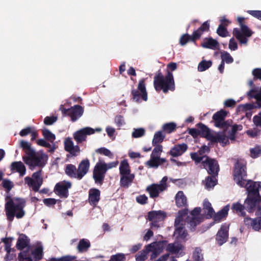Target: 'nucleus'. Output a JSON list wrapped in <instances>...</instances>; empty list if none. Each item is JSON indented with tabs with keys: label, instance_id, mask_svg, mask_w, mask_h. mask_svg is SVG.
I'll list each match as a JSON object with an SVG mask.
<instances>
[{
	"label": "nucleus",
	"instance_id": "7c9ffc66",
	"mask_svg": "<svg viewBox=\"0 0 261 261\" xmlns=\"http://www.w3.org/2000/svg\"><path fill=\"white\" fill-rule=\"evenodd\" d=\"M175 200L176 205L178 207H186L188 206L187 197L181 191L177 193Z\"/></svg>",
	"mask_w": 261,
	"mask_h": 261
},
{
	"label": "nucleus",
	"instance_id": "6e6d98bb",
	"mask_svg": "<svg viewBox=\"0 0 261 261\" xmlns=\"http://www.w3.org/2000/svg\"><path fill=\"white\" fill-rule=\"evenodd\" d=\"M126 257L124 254L122 253H117L116 254L112 255L109 261H125Z\"/></svg>",
	"mask_w": 261,
	"mask_h": 261
},
{
	"label": "nucleus",
	"instance_id": "a211bd4d",
	"mask_svg": "<svg viewBox=\"0 0 261 261\" xmlns=\"http://www.w3.org/2000/svg\"><path fill=\"white\" fill-rule=\"evenodd\" d=\"M229 225L224 223L222 225L220 229L218 231L216 240L218 244L221 246L225 243L228 238Z\"/></svg>",
	"mask_w": 261,
	"mask_h": 261
},
{
	"label": "nucleus",
	"instance_id": "b1692460",
	"mask_svg": "<svg viewBox=\"0 0 261 261\" xmlns=\"http://www.w3.org/2000/svg\"><path fill=\"white\" fill-rule=\"evenodd\" d=\"M244 223L246 225L251 226L255 231H259L261 230L260 217H257L254 219L246 217L244 218Z\"/></svg>",
	"mask_w": 261,
	"mask_h": 261
},
{
	"label": "nucleus",
	"instance_id": "c756f323",
	"mask_svg": "<svg viewBox=\"0 0 261 261\" xmlns=\"http://www.w3.org/2000/svg\"><path fill=\"white\" fill-rule=\"evenodd\" d=\"M179 219H176L175 220L174 226L175 227L174 235L178 238H185L187 236V233L184 229L183 224L180 223Z\"/></svg>",
	"mask_w": 261,
	"mask_h": 261
},
{
	"label": "nucleus",
	"instance_id": "ddd939ff",
	"mask_svg": "<svg viewBox=\"0 0 261 261\" xmlns=\"http://www.w3.org/2000/svg\"><path fill=\"white\" fill-rule=\"evenodd\" d=\"M42 170H40L32 174V178L27 176L24 178V181L29 187H32L35 192H38L43 184V179L41 177Z\"/></svg>",
	"mask_w": 261,
	"mask_h": 261
},
{
	"label": "nucleus",
	"instance_id": "20e7f679",
	"mask_svg": "<svg viewBox=\"0 0 261 261\" xmlns=\"http://www.w3.org/2000/svg\"><path fill=\"white\" fill-rule=\"evenodd\" d=\"M90 163L88 159L83 160L79 164L78 168L73 164H67L65 169V172L70 178L82 179L88 172Z\"/></svg>",
	"mask_w": 261,
	"mask_h": 261
},
{
	"label": "nucleus",
	"instance_id": "a878e982",
	"mask_svg": "<svg viewBox=\"0 0 261 261\" xmlns=\"http://www.w3.org/2000/svg\"><path fill=\"white\" fill-rule=\"evenodd\" d=\"M166 162V160L160 157L154 156L150 155V159L147 161L145 165L150 168H157L160 165Z\"/></svg>",
	"mask_w": 261,
	"mask_h": 261
},
{
	"label": "nucleus",
	"instance_id": "a18cd8bd",
	"mask_svg": "<svg viewBox=\"0 0 261 261\" xmlns=\"http://www.w3.org/2000/svg\"><path fill=\"white\" fill-rule=\"evenodd\" d=\"M20 146L25 153V155H28L32 150H35L31 147V144L24 140H21L20 143Z\"/></svg>",
	"mask_w": 261,
	"mask_h": 261
},
{
	"label": "nucleus",
	"instance_id": "cd10ccee",
	"mask_svg": "<svg viewBox=\"0 0 261 261\" xmlns=\"http://www.w3.org/2000/svg\"><path fill=\"white\" fill-rule=\"evenodd\" d=\"M10 168L12 172H18L19 176L21 177L24 176L26 173V168L21 161L12 162Z\"/></svg>",
	"mask_w": 261,
	"mask_h": 261
},
{
	"label": "nucleus",
	"instance_id": "473e14b6",
	"mask_svg": "<svg viewBox=\"0 0 261 261\" xmlns=\"http://www.w3.org/2000/svg\"><path fill=\"white\" fill-rule=\"evenodd\" d=\"M135 178L134 174L120 175V184L121 187L127 188Z\"/></svg>",
	"mask_w": 261,
	"mask_h": 261
},
{
	"label": "nucleus",
	"instance_id": "39448f33",
	"mask_svg": "<svg viewBox=\"0 0 261 261\" xmlns=\"http://www.w3.org/2000/svg\"><path fill=\"white\" fill-rule=\"evenodd\" d=\"M23 162L33 170L36 167H43L47 163L48 155L43 151L32 150L28 155L22 156Z\"/></svg>",
	"mask_w": 261,
	"mask_h": 261
},
{
	"label": "nucleus",
	"instance_id": "58836bf2",
	"mask_svg": "<svg viewBox=\"0 0 261 261\" xmlns=\"http://www.w3.org/2000/svg\"><path fill=\"white\" fill-rule=\"evenodd\" d=\"M130 167L127 160H122L119 166L120 175L129 174L130 173Z\"/></svg>",
	"mask_w": 261,
	"mask_h": 261
},
{
	"label": "nucleus",
	"instance_id": "5701e85b",
	"mask_svg": "<svg viewBox=\"0 0 261 261\" xmlns=\"http://www.w3.org/2000/svg\"><path fill=\"white\" fill-rule=\"evenodd\" d=\"M201 46L204 48L216 50L218 49L219 43L216 40L210 37L204 39L203 41L201 43Z\"/></svg>",
	"mask_w": 261,
	"mask_h": 261
},
{
	"label": "nucleus",
	"instance_id": "09e8293b",
	"mask_svg": "<svg viewBox=\"0 0 261 261\" xmlns=\"http://www.w3.org/2000/svg\"><path fill=\"white\" fill-rule=\"evenodd\" d=\"M190 156L192 160H193L195 163L197 164L200 163H202L204 159H206L207 155L201 156L199 155L198 152H192L190 153Z\"/></svg>",
	"mask_w": 261,
	"mask_h": 261
},
{
	"label": "nucleus",
	"instance_id": "338daca9",
	"mask_svg": "<svg viewBox=\"0 0 261 261\" xmlns=\"http://www.w3.org/2000/svg\"><path fill=\"white\" fill-rule=\"evenodd\" d=\"M73 143L70 138L66 139L64 142V149L65 150L69 152L71 151L73 148Z\"/></svg>",
	"mask_w": 261,
	"mask_h": 261
},
{
	"label": "nucleus",
	"instance_id": "4be33fe9",
	"mask_svg": "<svg viewBox=\"0 0 261 261\" xmlns=\"http://www.w3.org/2000/svg\"><path fill=\"white\" fill-rule=\"evenodd\" d=\"M166 217L165 212L162 211H152L148 213L146 219L148 221H162Z\"/></svg>",
	"mask_w": 261,
	"mask_h": 261
},
{
	"label": "nucleus",
	"instance_id": "7ed1b4c3",
	"mask_svg": "<svg viewBox=\"0 0 261 261\" xmlns=\"http://www.w3.org/2000/svg\"><path fill=\"white\" fill-rule=\"evenodd\" d=\"M5 205V211L7 220L12 222L14 217L17 219L22 218L25 215L23 208L25 206V201L21 198H15L14 199L9 198Z\"/></svg>",
	"mask_w": 261,
	"mask_h": 261
},
{
	"label": "nucleus",
	"instance_id": "e433bc0d",
	"mask_svg": "<svg viewBox=\"0 0 261 261\" xmlns=\"http://www.w3.org/2000/svg\"><path fill=\"white\" fill-rule=\"evenodd\" d=\"M231 209L240 216L245 217L246 216V213L245 212L246 207L245 204L243 205L239 202L233 203L232 204Z\"/></svg>",
	"mask_w": 261,
	"mask_h": 261
},
{
	"label": "nucleus",
	"instance_id": "6ab92c4d",
	"mask_svg": "<svg viewBox=\"0 0 261 261\" xmlns=\"http://www.w3.org/2000/svg\"><path fill=\"white\" fill-rule=\"evenodd\" d=\"M166 188V184H153L147 187L146 191L149 193L151 198H155L159 196L160 192L164 191Z\"/></svg>",
	"mask_w": 261,
	"mask_h": 261
},
{
	"label": "nucleus",
	"instance_id": "f8f14e48",
	"mask_svg": "<svg viewBox=\"0 0 261 261\" xmlns=\"http://www.w3.org/2000/svg\"><path fill=\"white\" fill-rule=\"evenodd\" d=\"M63 116H68L72 122L75 121L81 117L84 112L83 107L80 105H75L69 109H66L63 105H61L59 108Z\"/></svg>",
	"mask_w": 261,
	"mask_h": 261
},
{
	"label": "nucleus",
	"instance_id": "69168bd1",
	"mask_svg": "<svg viewBox=\"0 0 261 261\" xmlns=\"http://www.w3.org/2000/svg\"><path fill=\"white\" fill-rule=\"evenodd\" d=\"M61 202L60 200H56L54 198H45L43 200V203L47 206L50 207L51 206H54L56 204L57 202Z\"/></svg>",
	"mask_w": 261,
	"mask_h": 261
},
{
	"label": "nucleus",
	"instance_id": "f03ea898",
	"mask_svg": "<svg viewBox=\"0 0 261 261\" xmlns=\"http://www.w3.org/2000/svg\"><path fill=\"white\" fill-rule=\"evenodd\" d=\"M261 188V182L248 180L246 188L247 191V197L244 201L246 210L249 213L254 212L256 207L261 201V197L259 190Z\"/></svg>",
	"mask_w": 261,
	"mask_h": 261
},
{
	"label": "nucleus",
	"instance_id": "6e6552de",
	"mask_svg": "<svg viewBox=\"0 0 261 261\" xmlns=\"http://www.w3.org/2000/svg\"><path fill=\"white\" fill-rule=\"evenodd\" d=\"M246 166L243 163L237 162L235 164L233 172V179L236 183L241 187L246 186L247 176Z\"/></svg>",
	"mask_w": 261,
	"mask_h": 261
},
{
	"label": "nucleus",
	"instance_id": "a19ab883",
	"mask_svg": "<svg viewBox=\"0 0 261 261\" xmlns=\"http://www.w3.org/2000/svg\"><path fill=\"white\" fill-rule=\"evenodd\" d=\"M203 210L207 218H212L215 213L211 203L207 200H204L203 202Z\"/></svg>",
	"mask_w": 261,
	"mask_h": 261
},
{
	"label": "nucleus",
	"instance_id": "4468645a",
	"mask_svg": "<svg viewBox=\"0 0 261 261\" xmlns=\"http://www.w3.org/2000/svg\"><path fill=\"white\" fill-rule=\"evenodd\" d=\"M107 172V169L101 165V163L98 162L94 167L93 178L95 183L102 185Z\"/></svg>",
	"mask_w": 261,
	"mask_h": 261
},
{
	"label": "nucleus",
	"instance_id": "f257e3e1",
	"mask_svg": "<svg viewBox=\"0 0 261 261\" xmlns=\"http://www.w3.org/2000/svg\"><path fill=\"white\" fill-rule=\"evenodd\" d=\"M167 74L165 76L159 70L153 78V86L157 92L162 90L164 93L169 91H174L175 89L174 77L172 71L177 68V64L171 62L167 65Z\"/></svg>",
	"mask_w": 261,
	"mask_h": 261
},
{
	"label": "nucleus",
	"instance_id": "de8ad7c7",
	"mask_svg": "<svg viewBox=\"0 0 261 261\" xmlns=\"http://www.w3.org/2000/svg\"><path fill=\"white\" fill-rule=\"evenodd\" d=\"M212 65V62L211 61L202 60L201 61L198 66V70L202 72L208 69Z\"/></svg>",
	"mask_w": 261,
	"mask_h": 261
},
{
	"label": "nucleus",
	"instance_id": "bb28decb",
	"mask_svg": "<svg viewBox=\"0 0 261 261\" xmlns=\"http://www.w3.org/2000/svg\"><path fill=\"white\" fill-rule=\"evenodd\" d=\"M184 248V247L182 244L178 242H174L169 244L167 243L166 247V250L168 252L169 254H177L180 250H183Z\"/></svg>",
	"mask_w": 261,
	"mask_h": 261
},
{
	"label": "nucleus",
	"instance_id": "f704fd0d",
	"mask_svg": "<svg viewBox=\"0 0 261 261\" xmlns=\"http://www.w3.org/2000/svg\"><path fill=\"white\" fill-rule=\"evenodd\" d=\"M91 247V243L89 240L82 239L80 240L76 247L77 252L80 253L86 252Z\"/></svg>",
	"mask_w": 261,
	"mask_h": 261
},
{
	"label": "nucleus",
	"instance_id": "3c124183",
	"mask_svg": "<svg viewBox=\"0 0 261 261\" xmlns=\"http://www.w3.org/2000/svg\"><path fill=\"white\" fill-rule=\"evenodd\" d=\"M18 259L19 261H33V259L29 253V251H23L18 254Z\"/></svg>",
	"mask_w": 261,
	"mask_h": 261
},
{
	"label": "nucleus",
	"instance_id": "052dcab7",
	"mask_svg": "<svg viewBox=\"0 0 261 261\" xmlns=\"http://www.w3.org/2000/svg\"><path fill=\"white\" fill-rule=\"evenodd\" d=\"M155 147L152 150L151 155L160 157V155L163 151V146L160 144H156L154 146Z\"/></svg>",
	"mask_w": 261,
	"mask_h": 261
},
{
	"label": "nucleus",
	"instance_id": "5fc2aeb1",
	"mask_svg": "<svg viewBox=\"0 0 261 261\" xmlns=\"http://www.w3.org/2000/svg\"><path fill=\"white\" fill-rule=\"evenodd\" d=\"M149 252L146 248L139 252L136 255V261H145L147 259V254Z\"/></svg>",
	"mask_w": 261,
	"mask_h": 261
},
{
	"label": "nucleus",
	"instance_id": "c85d7f7f",
	"mask_svg": "<svg viewBox=\"0 0 261 261\" xmlns=\"http://www.w3.org/2000/svg\"><path fill=\"white\" fill-rule=\"evenodd\" d=\"M196 127L198 128L199 136L201 137L205 138L210 141V139L213 134L211 133L210 129L205 125L201 122L196 124Z\"/></svg>",
	"mask_w": 261,
	"mask_h": 261
},
{
	"label": "nucleus",
	"instance_id": "aec40b11",
	"mask_svg": "<svg viewBox=\"0 0 261 261\" xmlns=\"http://www.w3.org/2000/svg\"><path fill=\"white\" fill-rule=\"evenodd\" d=\"M219 132L216 135H212L210 141L213 143H220L222 146H225L229 144V141L227 136L225 135V131Z\"/></svg>",
	"mask_w": 261,
	"mask_h": 261
},
{
	"label": "nucleus",
	"instance_id": "393cba45",
	"mask_svg": "<svg viewBox=\"0 0 261 261\" xmlns=\"http://www.w3.org/2000/svg\"><path fill=\"white\" fill-rule=\"evenodd\" d=\"M188 149V145L185 143L177 144L172 147L169 153L173 157H176L182 154Z\"/></svg>",
	"mask_w": 261,
	"mask_h": 261
},
{
	"label": "nucleus",
	"instance_id": "49530a36",
	"mask_svg": "<svg viewBox=\"0 0 261 261\" xmlns=\"http://www.w3.org/2000/svg\"><path fill=\"white\" fill-rule=\"evenodd\" d=\"M201 219L199 217H191L188 216L186 219V221L190 225L194 228L201 222Z\"/></svg>",
	"mask_w": 261,
	"mask_h": 261
},
{
	"label": "nucleus",
	"instance_id": "e2e57ef3",
	"mask_svg": "<svg viewBox=\"0 0 261 261\" xmlns=\"http://www.w3.org/2000/svg\"><path fill=\"white\" fill-rule=\"evenodd\" d=\"M58 117L55 116H46L44 119V123L46 125H51L57 121Z\"/></svg>",
	"mask_w": 261,
	"mask_h": 261
},
{
	"label": "nucleus",
	"instance_id": "680f3d73",
	"mask_svg": "<svg viewBox=\"0 0 261 261\" xmlns=\"http://www.w3.org/2000/svg\"><path fill=\"white\" fill-rule=\"evenodd\" d=\"M96 152L99 154H103L106 156H107L110 158H113V154L112 152L109 150L108 149L105 148V147H101L98 149H97L96 150Z\"/></svg>",
	"mask_w": 261,
	"mask_h": 261
},
{
	"label": "nucleus",
	"instance_id": "37998d69",
	"mask_svg": "<svg viewBox=\"0 0 261 261\" xmlns=\"http://www.w3.org/2000/svg\"><path fill=\"white\" fill-rule=\"evenodd\" d=\"M42 135L47 141L53 143L56 139V136L48 129L44 128L42 129Z\"/></svg>",
	"mask_w": 261,
	"mask_h": 261
},
{
	"label": "nucleus",
	"instance_id": "603ef678",
	"mask_svg": "<svg viewBox=\"0 0 261 261\" xmlns=\"http://www.w3.org/2000/svg\"><path fill=\"white\" fill-rule=\"evenodd\" d=\"M221 59L222 62H223L225 63V62L227 64H230L233 62V58L230 56V55L226 51H223L221 52Z\"/></svg>",
	"mask_w": 261,
	"mask_h": 261
},
{
	"label": "nucleus",
	"instance_id": "f3484780",
	"mask_svg": "<svg viewBox=\"0 0 261 261\" xmlns=\"http://www.w3.org/2000/svg\"><path fill=\"white\" fill-rule=\"evenodd\" d=\"M95 130L90 127H86L76 131L73 135L74 139L77 144L85 141L87 135L93 134Z\"/></svg>",
	"mask_w": 261,
	"mask_h": 261
},
{
	"label": "nucleus",
	"instance_id": "4d7b16f0",
	"mask_svg": "<svg viewBox=\"0 0 261 261\" xmlns=\"http://www.w3.org/2000/svg\"><path fill=\"white\" fill-rule=\"evenodd\" d=\"M193 258L195 261H202L203 255L202 250L200 248L197 247L195 248L193 253Z\"/></svg>",
	"mask_w": 261,
	"mask_h": 261
},
{
	"label": "nucleus",
	"instance_id": "c03bdc74",
	"mask_svg": "<svg viewBox=\"0 0 261 261\" xmlns=\"http://www.w3.org/2000/svg\"><path fill=\"white\" fill-rule=\"evenodd\" d=\"M176 128V124L172 122L165 123L162 126L163 130L167 134H170L174 132Z\"/></svg>",
	"mask_w": 261,
	"mask_h": 261
},
{
	"label": "nucleus",
	"instance_id": "774afa93",
	"mask_svg": "<svg viewBox=\"0 0 261 261\" xmlns=\"http://www.w3.org/2000/svg\"><path fill=\"white\" fill-rule=\"evenodd\" d=\"M254 76L253 80H259L261 81V68H255L252 71Z\"/></svg>",
	"mask_w": 261,
	"mask_h": 261
},
{
	"label": "nucleus",
	"instance_id": "1a4fd4ad",
	"mask_svg": "<svg viewBox=\"0 0 261 261\" xmlns=\"http://www.w3.org/2000/svg\"><path fill=\"white\" fill-rule=\"evenodd\" d=\"M133 100L137 102L141 101V99L147 101V92L146 89L145 79H142L139 82L137 89H133L131 91Z\"/></svg>",
	"mask_w": 261,
	"mask_h": 261
},
{
	"label": "nucleus",
	"instance_id": "c9c22d12",
	"mask_svg": "<svg viewBox=\"0 0 261 261\" xmlns=\"http://www.w3.org/2000/svg\"><path fill=\"white\" fill-rule=\"evenodd\" d=\"M249 99L255 98L258 108H261V91H258L256 89L252 88L247 93Z\"/></svg>",
	"mask_w": 261,
	"mask_h": 261
},
{
	"label": "nucleus",
	"instance_id": "2f4dec72",
	"mask_svg": "<svg viewBox=\"0 0 261 261\" xmlns=\"http://www.w3.org/2000/svg\"><path fill=\"white\" fill-rule=\"evenodd\" d=\"M221 23L218 26L217 30V33L222 37H226L228 36V32L226 27L228 25V20L224 18L221 20Z\"/></svg>",
	"mask_w": 261,
	"mask_h": 261
},
{
	"label": "nucleus",
	"instance_id": "9d476101",
	"mask_svg": "<svg viewBox=\"0 0 261 261\" xmlns=\"http://www.w3.org/2000/svg\"><path fill=\"white\" fill-rule=\"evenodd\" d=\"M227 114L228 112L226 111L221 109L213 115L212 118L216 127L223 129L224 130H227L231 125V120L225 121Z\"/></svg>",
	"mask_w": 261,
	"mask_h": 261
},
{
	"label": "nucleus",
	"instance_id": "8fccbe9b",
	"mask_svg": "<svg viewBox=\"0 0 261 261\" xmlns=\"http://www.w3.org/2000/svg\"><path fill=\"white\" fill-rule=\"evenodd\" d=\"M216 176V175L209 176L205 179V187L207 189L213 188L216 185L217 180L215 178Z\"/></svg>",
	"mask_w": 261,
	"mask_h": 261
},
{
	"label": "nucleus",
	"instance_id": "423d86ee",
	"mask_svg": "<svg viewBox=\"0 0 261 261\" xmlns=\"http://www.w3.org/2000/svg\"><path fill=\"white\" fill-rule=\"evenodd\" d=\"M245 18L239 17L237 19L240 27V29L234 28L232 34L241 44H247L248 41V38L250 37L253 34L248 26L244 23Z\"/></svg>",
	"mask_w": 261,
	"mask_h": 261
},
{
	"label": "nucleus",
	"instance_id": "72a5a7b5",
	"mask_svg": "<svg viewBox=\"0 0 261 261\" xmlns=\"http://www.w3.org/2000/svg\"><path fill=\"white\" fill-rule=\"evenodd\" d=\"M30 244V239L24 234H21L17 240L16 247L18 250H22L27 247Z\"/></svg>",
	"mask_w": 261,
	"mask_h": 261
},
{
	"label": "nucleus",
	"instance_id": "0e129e2a",
	"mask_svg": "<svg viewBox=\"0 0 261 261\" xmlns=\"http://www.w3.org/2000/svg\"><path fill=\"white\" fill-rule=\"evenodd\" d=\"M2 241L5 244V250L7 251V253H10L11 251L12 239L5 238L2 239Z\"/></svg>",
	"mask_w": 261,
	"mask_h": 261
},
{
	"label": "nucleus",
	"instance_id": "bf43d9fd",
	"mask_svg": "<svg viewBox=\"0 0 261 261\" xmlns=\"http://www.w3.org/2000/svg\"><path fill=\"white\" fill-rule=\"evenodd\" d=\"M145 130L143 128L134 129L132 133V137L134 138H138L143 136L145 135Z\"/></svg>",
	"mask_w": 261,
	"mask_h": 261
},
{
	"label": "nucleus",
	"instance_id": "2eb2a0df",
	"mask_svg": "<svg viewBox=\"0 0 261 261\" xmlns=\"http://www.w3.org/2000/svg\"><path fill=\"white\" fill-rule=\"evenodd\" d=\"M202 164L204 167L206 169L207 172L211 175H217L219 168L217 161L211 159L208 156L206 159L202 161Z\"/></svg>",
	"mask_w": 261,
	"mask_h": 261
},
{
	"label": "nucleus",
	"instance_id": "79ce46f5",
	"mask_svg": "<svg viewBox=\"0 0 261 261\" xmlns=\"http://www.w3.org/2000/svg\"><path fill=\"white\" fill-rule=\"evenodd\" d=\"M165 137V135H163L162 131H158L156 132L152 141L153 146H156V144H159L162 142Z\"/></svg>",
	"mask_w": 261,
	"mask_h": 261
},
{
	"label": "nucleus",
	"instance_id": "0eeeda50",
	"mask_svg": "<svg viewBox=\"0 0 261 261\" xmlns=\"http://www.w3.org/2000/svg\"><path fill=\"white\" fill-rule=\"evenodd\" d=\"M210 30V23L208 20L204 22L197 30L193 31L192 35L186 33L183 34L180 38L179 44L184 46L189 42L195 43L199 39L204 32H208Z\"/></svg>",
	"mask_w": 261,
	"mask_h": 261
},
{
	"label": "nucleus",
	"instance_id": "ea45409f",
	"mask_svg": "<svg viewBox=\"0 0 261 261\" xmlns=\"http://www.w3.org/2000/svg\"><path fill=\"white\" fill-rule=\"evenodd\" d=\"M31 254L33 256L34 260L35 261H39L43 257V247L39 246L35 248L31 252Z\"/></svg>",
	"mask_w": 261,
	"mask_h": 261
},
{
	"label": "nucleus",
	"instance_id": "dca6fc26",
	"mask_svg": "<svg viewBox=\"0 0 261 261\" xmlns=\"http://www.w3.org/2000/svg\"><path fill=\"white\" fill-rule=\"evenodd\" d=\"M71 187L70 182L64 181L56 185L54 192L61 198H67L69 195L68 189Z\"/></svg>",
	"mask_w": 261,
	"mask_h": 261
},
{
	"label": "nucleus",
	"instance_id": "412c9836",
	"mask_svg": "<svg viewBox=\"0 0 261 261\" xmlns=\"http://www.w3.org/2000/svg\"><path fill=\"white\" fill-rule=\"evenodd\" d=\"M100 191L98 189L92 188L89 191L88 201L90 204L95 206L100 200Z\"/></svg>",
	"mask_w": 261,
	"mask_h": 261
},
{
	"label": "nucleus",
	"instance_id": "9b49d317",
	"mask_svg": "<svg viewBox=\"0 0 261 261\" xmlns=\"http://www.w3.org/2000/svg\"><path fill=\"white\" fill-rule=\"evenodd\" d=\"M168 243L167 240L155 241L146 246V249L148 251L152 252L150 255V259H155L164 251Z\"/></svg>",
	"mask_w": 261,
	"mask_h": 261
},
{
	"label": "nucleus",
	"instance_id": "4c0bfd02",
	"mask_svg": "<svg viewBox=\"0 0 261 261\" xmlns=\"http://www.w3.org/2000/svg\"><path fill=\"white\" fill-rule=\"evenodd\" d=\"M229 206H224L220 211L214 215V220L216 222H219L222 219L226 218L228 215Z\"/></svg>",
	"mask_w": 261,
	"mask_h": 261
},
{
	"label": "nucleus",
	"instance_id": "13d9d810",
	"mask_svg": "<svg viewBox=\"0 0 261 261\" xmlns=\"http://www.w3.org/2000/svg\"><path fill=\"white\" fill-rule=\"evenodd\" d=\"M2 185L7 192H9L14 187L13 182L8 179H4Z\"/></svg>",
	"mask_w": 261,
	"mask_h": 261
},
{
	"label": "nucleus",
	"instance_id": "864d4df0",
	"mask_svg": "<svg viewBox=\"0 0 261 261\" xmlns=\"http://www.w3.org/2000/svg\"><path fill=\"white\" fill-rule=\"evenodd\" d=\"M250 156L255 159L259 157L261 155V146L257 145L254 148L250 149Z\"/></svg>",
	"mask_w": 261,
	"mask_h": 261
}]
</instances>
